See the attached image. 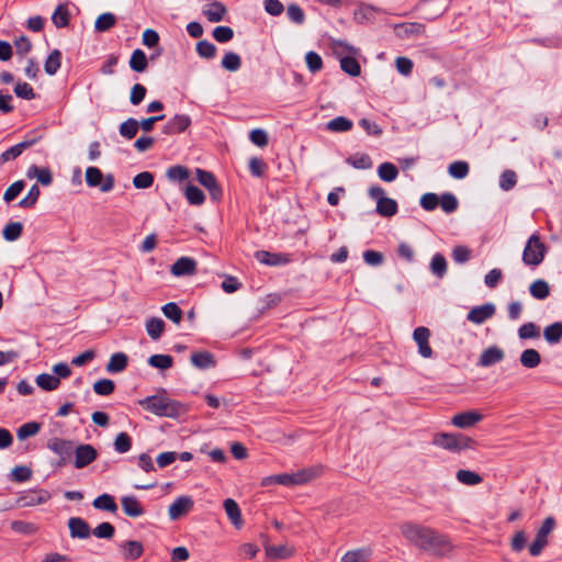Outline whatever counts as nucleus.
<instances>
[{
	"instance_id": "obj_45",
	"label": "nucleus",
	"mask_w": 562,
	"mask_h": 562,
	"mask_svg": "<svg viewBox=\"0 0 562 562\" xmlns=\"http://www.w3.org/2000/svg\"><path fill=\"white\" fill-rule=\"evenodd\" d=\"M192 173H195V176H213L211 172L202 170L200 168L190 170L189 168L181 165L170 167L167 170L166 176H191Z\"/></svg>"
},
{
	"instance_id": "obj_28",
	"label": "nucleus",
	"mask_w": 562,
	"mask_h": 562,
	"mask_svg": "<svg viewBox=\"0 0 562 562\" xmlns=\"http://www.w3.org/2000/svg\"><path fill=\"white\" fill-rule=\"evenodd\" d=\"M128 362V358L123 352H116L111 356L108 364L106 371L110 373H119L126 369Z\"/></svg>"
},
{
	"instance_id": "obj_38",
	"label": "nucleus",
	"mask_w": 562,
	"mask_h": 562,
	"mask_svg": "<svg viewBox=\"0 0 562 562\" xmlns=\"http://www.w3.org/2000/svg\"><path fill=\"white\" fill-rule=\"evenodd\" d=\"M543 337L549 344H558L562 339V323L555 322L547 326L543 330Z\"/></svg>"
},
{
	"instance_id": "obj_23",
	"label": "nucleus",
	"mask_w": 562,
	"mask_h": 562,
	"mask_svg": "<svg viewBox=\"0 0 562 562\" xmlns=\"http://www.w3.org/2000/svg\"><path fill=\"white\" fill-rule=\"evenodd\" d=\"M121 549L125 560L138 559L144 552L142 542L137 540L125 541L121 544Z\"/></svg>"
},
{
	"instance_id": "obj_39",
	"label": "nucleus",
	"mask_w": 562,
	"mask_h": 562,
	"mask_svg": "<svg viewBox=\"0 0 562 562\" xmlns=\"http://www.w3.org/2000/svg\"><path fill=\"white\" fill-rule=\"evenodd\" d=\"M61 53L58 49H54L45 60L44 69L49 76L55 75L60 68Z\"/></svg>"
},
{
	"instance_id": "obj_31",
	"label": "nucleus",
	"mask_w": 562,
	"mask_h": 562,
	"mask_svg": "<svg viewBox=\"0 0 562 562\" xmlns=\"http://www.w3.org/2000/svg\"><path fill=\"white\" fill-rule=\"evenodd\" d=\"M519 360L522 367L533 369L540 364L541 356L538 350L530 348L521 352Z\"/></svg>"
},
{
	"instance_id": "obj_37",
	"label": "nucleus",
	"mask_w": 562,
	"mask_h": 562,
	"mask_svg": "<svg viewBox=\"0 0 562 562\" xmlns=\"http://www.w3.org/2000/svg\"><path fill=\"white\" fill-rule=\"evenodd\" d=\"M326 128L334 133L348 132L352 128V122L345 116H337L326 124Z\"/></svg>"
},
{
	"instance_id": "obj_48",
	"label": "nucleus",
	"mask_w": 562,
	"mask_h": 562,
	"mask_svg": "<svg viewBox=\"0 0 562 562\" xmlns=\"http://www.w3.org/2000/svg\"><path fill=\"white\" fill-rule=\"evenodd\" d=\"M184 194L189 203L192 205H201L205 199L203 191L192 184L187 186Z\"/></svg>"
},
{
	"instance_id": "obj_41",
	"label": "nucleus",
	"mask_w": 562,
	"mask_h": 562,
	"mask_svg": "<svg viewBox=\"0 0 562 562\" xmlns=\"http://www.w3.org/2000/svg\"><path fill=\"white\" fill-rule=\"evenodd\" d=\"M69 10L66 4H59L52 15V21L56 27H65L69 23Z\"/></svg>"
},
{
	"instance_id": "obj_7",
	"label": "nucleus",
	"mask_w": 562,
	"mask_h": 562,
	"mask_svg": "<svg viewBox=\"0 0 562 562\" xmlns=\"http://www.w3.org/2000/svg\"><path fill=\"white\" fill-rule=\"evenodd\" d=\"M74 465L76 469H83L94 462L98 458L97 449L89 443H81L76 447Z\"/></svg>"
},
{
	"instance_id": "obj_24",
	"label": "nucleus",
	"mask_w": 562,
	"mask_h": 562,
	"mask_svg": "<svg viewBox=\"0 0 562 562\" xmlns=\"http://www.w3.org/2000/svg\"><path fill=\"white\" fill-rule=\"evenodd\" d=\"M224 509L232 524L239 529L243 526V519L238 504L234 499L227 498L224 501Z\"/></svg>"
},
{
	"instance_id": "obj_30",
	"label": "nucleus",
	"mask_w": 562,
	"mask_h": 562,
	"mask_svg": "<svg viewBox=\"0 0 562 562\" xmlns=\"http://www.w3.org/2000/svg\"><path fill=\"white\" fill-rule=\"evenodd\" d=\"M145 326L148 336L154 340L159 339L165 331V322L158 317H150Z\"/></svg>"
},
{
	"instance_id": "obj_20",
	"label": "nucleus",
	"mask_w": 562,
	"mask_h": 562,
	"mask_svg": "<svg viewBox=\"0 0 562 562\" xmlns=\"http://www.w3.org/2000/svg\"><path fill=\"white\" fill-rule=\"evenodd\" d=\"M372 553V548L368 546L352 549L341 557L340 562H368L371 559Z\"/></svg>"
},
{
	"instance_id": "obj_5",
	"label": "nucleus",
	"mask_w": 562,
	"mask_h": 562,
	"mask_svg": "<svg viewBox=\"0 0 562 562\" xmlns=\"http://www.w3.org/2000/svg\"><path fill=\"white\" fill-rule=\"evenodd\" d=\"M546 254V246L539 236L533 234L528 239L522 252V261L528 266H538L542 262Z\"/></svg>"
},
{
	"instance_id": "obj_64",
	"label": "nucleus",
	"mask_w": 562,
	"mask_h": 562,
	"mask_svg": "<svg viewBox=\"0 0 562 562\" xmlns=\"http://www.w3.org/2000/svg\"><path fill=\"white\" fill-rule=\"evenodd\" d=\"M249 139L258 147H266L268 145V134L262 128H255L250 131Z\"/></svg>"
},
{
	"instance_id": "obj_49",
	"label": "nucleus",
	"mask_w": 562,
	"mask_h": 562,
	"mask_svg": "<svg viewBox=\"0 0 562 562\" xmlns=\"http://www.w3.org/2000/svg\"><path fill=\"white\" fill-rule=\"evenodd\" d=\"M241 66L240 56L234 52H227L222 59V67L228 71H237Z\"/></svg>"
},
{
	"instance_id": "obj_25",
	"label": "nucleus",
	"mask_w": 562,
	"mask_h": 562,
	"mask_svg": "<svg viewBox=\"0 0 562 562\" xmlns=\"http://www.w3.org/2000/svg\"><path fill=\"white\" fill-rule=\"evenodd\" d=\"M191 362L195 368L200 370L213 368L216 363L214 356L209 351L192 353Z\"/></svg>"
},
{
	"instance_id": "obj_33",
	"label": "nucleus",
	"mask_w": 562,
	"mask_h": 562,
	"mask_svg": "<svg viewBox=\"0 0 562 562\" xmlns=\"http://www.w3.org/2000/svg\"><path fill=\"white\" fill-rule=\"evenodd\" d=\"M329 45L330 48L333 49V53L340 59L344 56L357 55L358 53L357 48L339 40H330Z\"/></svg>"
},
{
	"instance_id": "obj_10",
	"label": "nucleus",
	"mask_w": 562,
	"mask_h": 562,
	"mask_svg": "<svg viewBox=\"0 0 562 562\" xmlns=\"http://www.w3.org/2000/svg\"><path fill=\"white\" fill-rule=\"evenodd\" d=\"M46 446L50 451L61 458V461L59 462L60 465L65 463L66 459L71 454L74 449V443L71 440L57 437L49 439Z\"/></svg>"
},
{
	"instance_id": "obj_15",
	"label": "nucleus",
	"mask_w": 562,
	"mask_h": 562,
	"mask_svg": "<svg viewBox=\"0 0 562 562\" xmlns=\"http://www.w3.org/2000/svg\"><path fill=\"white\" fill-rule=\"evenodd\" d=\"M195 270L196 261L189 257H181L171 266V273L176 277L192 276Z\"/></svg>"
},
{
	"instance_id": "obj_60",
	"label": "nucleus",
	"mask_w": 562,
	"mask_h": 562,
	"mask_svg": "<svg viewBox=\"0 0 562 562\" xmlns=\"http://www.w3.org/2000/svg\"><path fill=\"white\" fill-rule=\"evenodd\" d=\"M114 389H115L114 382L109 379L99 380L93 384V391L98 395H110L113 393Z\"/></svg>"
},
{
	"instance_id": "obj_27",
	"label": "nucleus",
	"mask_w": 562,
	"mask_h": 562,
	"mask_svg": "<svg viewBox=\"0 0 562 562\" xmlns=\"http://www.w3.org/2000/svg\"><path fill=\"white\" fill-rule=\"evenodd\" d=\"M35 143L34 139L32 140H24L21 142L12 147H10L8 150L2 153L0 156V164H4L9 160L15 159L19 157L26 148L31 147Z\"/></svg>"
},
{
	"instance_id": "obj_19",
	"label": "nucleus",
	"mask_w": 562,
	"mask_h": 562,
	"mask_svg": "<svg viewBox=\"0 0 562 562\" xmlns=\"http://www.w3.org/2000/svg\"><path fill=\"white\" fill-rule=\"evenodd\" d=\"M324 472L323 465H313L310 468L302 469L294 473L296 485L306 484L313 480L319 477Z\"/></svg>"
},
{
	"instance_id": "obj_29",
	"label": "nucleus",
	"mask_w": 562,
	"mask_h": 562,
	"mask_svg": "<svg viewBox=\"0 0 562 562\" xmlns=\"http://www.w3.org/2000/svg\"><path fill=\"white\" fill-rule=\"evenodd\" d=\"M266 554L270 559H286L294 554V548L288 544L266 546Z\"/></svg>"
},
{
	"instance_id": "obj_26",
	"label": "nucleus",
	"mask_w": 562,
	"mask_h": 562,
	"mask_svg": "<svg viewBox=\"0 0 562 562\" xmlns=\"http://www.w3.org/2000/svg\"><path fill=\"white\" fill-rule=\"evenodd\" d=\"M122 508L130 517H139L143 515L144 509L135 496H124L122 498Z\"/></svg>"
},
{
	"instance_id": "obj_32",
	"label": "nucleus",
	"mask_w": 562,
	"mask_h": 562,
	"mask_svg": "<svg viewBox=\"0 0 562 562\" xmlns=\"http://www.w3.org/2000/svg\"><path fill=\"white\" fill-rule=\"evenodd\" d=\"M456 477L458 482L468 486L479 485L483 481L482 476L479 473L463 469L457 471Z\"/></svg>"
},
{
	"instance_id": "obj_44",
	"label": "nucleus",
	"mask_w": 562,
	"mask_h": 562,
	"mask_svg": "<svg viewBox=\"0 0 562 562\" xmlns=\"http://www.w3.org/2000/svg\"><path fill=\"white\" fill-rule=\"evenodd\" d=\"M340 67L346 74L352 77L359 76L361 71L360 65L355 58V55L344 56L340 59Z\"/></svg>"
},
{
	"instance_id": "obj_52",
	"label": "nucleus",
	"mask_w": 562,
	"mask_h": 562,
	"mask_svg": "<svg viewBox=\"0 0 562 562\" xmlns=\"http://www.w3.org/2000/svg\"><path fill=\"white\" fill-rule=\"evenodd\" d=\"M41 429V424L37 422H30L23 424L16 432L20 440H25L29 437L35 436Z\"/></svg>"
},
{
	"instance_id": "obj_40",
	"label": "nucleus",
	"mask_w": 562,
	"mask_h": 562,
	"mask_svg": "<svg viewBox=\"0 0 562 562\" xmlns=\"http://www.w3.org/2000/svg\"><path fill=\"white\" fill-rule=\"evenodd\" d=\"M115 23L116 16L113 13H102L97 18L94 22V29L97 32H105L112 29Z\"/></svg>"
},
{
	"instance_id": "obj_1",
	"label": "nucleus",
	"mask_w": 562,
	"mask_h": 562,
	"mask_svg": "<svg viewBox=\"0 0 562 562\" xmlns=\"http://www.w3.org/2000/svg\"><path fill=\"white\" fill-rule=\"evenodd\" d=\"M138 403L145 409L157 416L175 418L184 412L180 403L160 395L148 396L140 400Z\"/></svg>"
},
{
	"instance_id": "obj_4",
	"label": "nucleus",
	"mask_w": 562,
	"mask_h": 562,
	"mask_svg": "<svg viewBox=\"0 0 562 562\" xmlns=\"http://www.w3.org/2000/svg\"><path fill=\"white\" fill-rule=\"evenodd\" d=\"M400 530L405 540L411 546L415 547L420 551L432 528L425 525L408 521L402 524Z\"/></svg>"
},
{
	"instance_id": "obj_61",
	"label": "nucleus",
	"mask_w": 562,
	"mask_h": 562,
	"mask_svg": "<svg viewBox=\"0 0 562 562\" xmlns=\"http://www.w3.org/2000/svg\"><path fill=\"white\" fill-rule=\"evenodd\" d=\"M212 34L218 43H227L234 37V31L229 26H216Z\"/></svg>"
},
{
	"instance_id": "obj_2",
	"label": "nucleus",
	"mask_w": 562,
	"mask_h": 562,
	"mask_svg": "<svg viewBox=\"0 0 562 562\" xmlns=\"http://www.w3.org/2000/svg\"><path fill=\"white\" fill-rule=\"evenodd\" d=\"M432 443L451 452L471 450L476 447V441L463 434L440 432L434 437Z\"/></svg>"
},
{
	"instance_id": "obj_12",
	"label": "nucleus",
	"mask_w": 562,
	"mask_h": 562,
	"mask_svg": "<svg viewBox=\"0 0 562 562\" xmlns=\"http://www.w3.org/2000/svg\"><path fill=\"white\" fill-rule=\"evenodd\" d=\"M495 305L493 303H486L481 306H476L470 310L467 319L473 324L480 325L491 318L495 314Z\"/></svg>"
},
{
	"instance_id": "obj_43",
	"label": "nucleus",
	"mask_w": 562,
	"mask_h": 562,
	"mask_svg": "<svg viewBox=\"0 0 562 562\" xmlns=\"http://www.w3.org/2000/svg\"><path fill=\"white\" fill-rule=\"evenodd\" d=\"M130 67L136 72H143L147 68V57L142 49L132 53Z\"/></svg>"
},
{
	"instance_id": "obj_16",
	"label": "nucleus",
	"mask_w": 562,
	"mask_h": 562,
	"mask_svg": "<svg viewBox=\"0 0 562 562\" xmlns=\"http://www.w3.org/2000/svg\"><path fill=\"white\" fill-rule=\"evenodd\" d=\"M422 9L428 20H434L448 9V3L446 0H424L422 2Z\"/></svg>"
},
{
	"instance_id": "obj_36",
	"label": "nucleus",
	"mask_w": 562,
	"mask_h": 562,
	"mask_svg": "<svg viewBox=\"0 0 562 562\" xmlns=\"http://www.w3.org/2000/svg\"><path fill=\"white\" fill-rule=\"evenodd\" d=\"M376 212L382 216L391 217L397 212V203L393 199L380 198Z\"/></svg>"
},
{
	"instance_id": "obj_13",
	"label": "nucleus",
	"mask_w": 562,
	"mask_h": 562,
	"mask_svg": "<svg viewBox=\"0 0 562 562\" xmlns=\"http://www.w3.org/2000/svg\"><path fill=\"white\" fill-rule=\"evenodd\" d=\"M504 358L505 352L502 348L497 346H491L482 351L477 364L480 367L486 368L501 362Z\"/></svg>"
},
{
	"instance_id": "obj_46",
	"label": "nucleus",
	"mask_w": 562,
	"mask_h": 562,
	"mask_svg": "<svg viewBox=\"0 0 562 562\" xmlns=\"http://www.w3.org/2000/svg\"><path fill=\"white\" fill-rule=\"evenodd\" d=\"M148 364L153 368L167 370L172 367L173 359L169 355H153L148 359Z\"/></svg>"
},
{
	"instance_id": "obj_3",
	"label": "nucleus",
	"mask_w": 562,
	"mask_h": 562,
	"mask_svg": "<svg viewBox=\"0 0 562 562\" xmlns=\"http://www.w3.org/2000/svg\"><path fill=\"white\" fill-rule=\"evenodd\" d=\"M454 548V544L447 535L432 528L420 551L436 558H447L452 554Z\"/></svg>"
},
{
	"instance_id": "obj_22",
	"label": "nucleus",
	"mask_w": 562,
	"mask_h": 562,
	"mask_svg": "<svg viewBox=\"0 0 562 562\" xmlns=\"http://www.w3.org/2000/svg\"><path fill=\"white\" fill-rule=\"evenodd\" d=\"M255 258L268 266H278L282 263H288L290 260L286 255H280V254H271L266 250H259L255 254Z\"/></svg>"
},
{
	"instance_id": "obj_9",
	"label": "nucleus",
	"mask_w": 562,
	"mask_h": 562,
	"mask_svg": "<svg viewBox=\"0 0 562 562\" xmlns=\"http://www.w3.org/2000/svg\"><path fill=\"white\" fill-rule=\"evenodd\" d=\"M430 330L427 327H417L413 333V338L418 346V352L423 358H431L432 349L429 346Z\"/></svg>"
},
{
	"instance_id": "obj_57",
	"label": "nucleus",
	"mask_w": 562,
	"mask_h": 562,
	"mask_svg": "<svg viewBox=\"0 0 562 562\" xmlns=\"http://www.w3.org/2000/svg\"><path fill=\"white\" fill-rule=\"evenodd\" d=\"M138 131V122L135 119H128L120 125V134L123 137L132 139Z\"/></svg>"
},
{
	"instance_id": "obj_21",
	"label": "nucleus",
	"mask_w": 562,
	"mask_h": 562,
	"mask_svg": "<svg viewBox=\"0 0 562 562\" xmlns=\"http://www.w3.org/2000/svg\"><path fill=\"white\" fill-rule=\"evenodd\" d=\"M226 8L222 2L214 1L210 4L204 5L203 14L212 23H217L224 20L226 15Z\"/></svg>"
},
{
	"instance_id": "obj_8",
	"label": "nucleus",
	"mask_w": 562,
	"mask_h": 562,
	"mask_svg": "<svg viewBox=\"0 0 562 562\" xmlns=\"http://www.w3.org/2000/svg\"><path fill=\"white\" fill-rule=\"evenodd\" d=\"M483 419V415L476 411H465L459 414H456L451 418V424L461 429H467L474 427L477 423Z\"/></svg>"
},
{
	"instance_id": "obj_34",
	"label": "nucleus",
	"mask_w": 562,
	"mask_h": 562,
	"mask_svg": "<svg viewBox=\"0 0 562 562\" xmlns=\"http://www.w3.org/2000/svg\"><path fill=\"white\" fill-rule=\"evenodd\" d=\"M93 507L101 510H106L110 513H115L117 510V505L114 501V497L110 494H102L98 496L93 503Z\"/></svg>"
},
{
	"instance_id": "obj_50",
	"label": "nucleus",
	"mask_w": 562,
	"mask_h": 562,
	"mask_svg": "<svg viewBox=\"0 0 562 562\" xmlns=\"http://www.w3.org/2000/svg\"><path fill=\"white\" fill-rule=\"evenodd\" d=\"M22 231H23V226L21 223L11 222L5 225V227L3 228L2 235L5 240L14 241L21 236Z\"/></svg>"
},
{
	"instance_id": "obj_42",
	"label": "nucleus",
	"mask_w": 562,
	"mask_h": 562,
	"mask_svg": "<svg viewBox=\"0 0 562 562\" xmlns=\"http://www.w3.org/2000/svg\"><path fill=\"white\" fill-rule=\"evenodd\" d=\"M36 384L44 391H54L58 389L60 381L53 374L42 373L37 375Z\"/></svg>"
},
{
	"instance_id": "obj_11",
	"label": "nucleus",
	"mask_w": 562,
	"mask_h": 562,
	"mask_svg": "<svg viewBox=\"0 0 562 562\" xmlns=\"http://www.w3.org/2000/svg\"><path fill=\"white\" fill-rule=\"evenodd\" d=\"M193 507V499L190 496L178 497L168 508L169 518L178 520L187 515Z\"/></svg>"
},
{
	"instance_id": "obj_47",
	"label": "nucleus",
	"mask_w": 562,
	"mask_h": 562,
	"mask_svg": "<svg viewBox=\"0 0 562 562\" xmlns=\"http://www.w3.org/2000/svg\"><path fill=\"white\" fill-rule=\"evenodd\" d=\"M161 312L168 319H170L175 324H180L183 313L182 310L176 303H167L161 307Z\"/></svg>"
},
{
	"instance_id": "obj_6",
	"label": "nucleus",
	"mask_w": 562,
	"mask_h": 562,
	"mask_svg": "<svg viewBox=\"0 0 562 562\" xmlns=\"http://www.w3.org/2000/svg\"><path fill=\"white\" fill-rule=\"evenodd\" d=\"M555 527V520L553 517H547L538 529L536 537L529 546V552L532 557L541 554L544 547L548 544V536L552 532Z\"/></svg>"
},
{
	"instance_id": "obj_14",
	"label": "nucleus",
	"mask_w": 562,
	"mask_h": 562,
	"mask_svg": "<svg viewBox=\"0 0 562 562\" xmlns=\"http://www.w3.org/2000/svg\"><path fill=\"white\" fill-rule=\"evenodd\" d=\"M68 528L71 538L87 539L91 533L89 524L80 517L69 518Z\"/></svg>"
},
{
	"instance_id": "obj_53",
	"label": "nucleus",
	"mask_w": 562,
	"mask_h": 562,
	"mask_svg": "<svg viewBox=\"0 0 562 562\" xmlns=\"http://www.w3.org/2000/svg\"><path fill=\"white\" fill-rule=\"evenodd\" d=\"M201 186H203L211 194L213 200H218L222 195V190L216 181V178H198Z\"/></svg>"
},
{
	"instance_id": "obj_35",
	"label": "nucleus",
	"mask_w": 562,
	"mask_h": 562,
	"mask_svg": "<svg viewBox=\"0 0 562 562\" xmlns=\"http://www.w3.org/2000/svg\"><path fill=\"white\" fill-rule=\"evenodd\" d=\"M530 294L537 300H544L550 294V286L547 281L538 279L529 286Z\"/></svg>"
},
{
	"instance_id": "obj_62",
	"label": "nucleus",
	"mask_w": 562,
	"mask_h": 562,
	"mask_svg": "<svg viewBox=\"0 0 562 562\" xmlns=\"http://www.w3.org/2000/svg\"><path fill=\"white\" fill-rule=\"evenodd\" d=\"M132 447V439L126 432H120L114 440V448L120 453L127 452Z\"/></svg>"
},
{
	"instance_id": "obj_59",
	"label": "nucleus",
	"mask_w": 562,
	"mask_h": 562,
	"mask_svg": "<svg viewBox=\"0 0 562 562\" xmlns=\"http://www.w3.org/2000/svg\"><path fill=\"white\" fill-rule=\"evenodd\" d=\"M10 526L14 532L23 535H33L37 531V527L34 524L27 521L13 520Z\"/></svg>"
},
{
	"instance_id": "obj_55",
	"label": "nucleus",
	"mask_w": 562,
	"mask_h": 562,
	"mask_svg": "<svg viewBox=\"0 0 562 562\" xmlns=\"http://www.w3.org/2000/svg\"><path fill=\"white\" fill-rule=\"evenodd\" d=\"M347 162L357 169H369L372 167V160L367 154H356L349 157Z\"/></svg>"
},
{
	"instance_id": "obj_51",
	"label": "nucleus",
	"mask_w": 562,
	"mask_h": 562,
	"mask_svg": "<svg viewBox=\"0 0 562 562\" xmlns=\"http://www.w3.org/2000/svg\"><path fill=\"white\" fill-rule=\"evenodd\" d=\"M430 270L438 278H442L447 272V261L441 254H436L430 262Z\"/></svg>"
},
{
	"instance_id": "obj_18",
	"label": "nucleus",
	"mask_w": 562,
	"mask_h": 562,
	"mask_svg": "<svg viewBox=\"0 0 562 562\" xmlns=\"http://www.w3.org/2000/svg\"><path fill=\"white\" fill-rule=\"evenodd\" d=\"M396 36L401 38H408L419 36L425 32V25L420 23H401L394 26Z\"/></svg>"
},
{
	"instance_id": "obj_56",
	"label": "nucleus",
	"mask_w": 562,
	"mask_h": 562,
	"mask_svg": "<svg viewBox=\"0 0 562 562\" xmlns=\"http://www.w3.org/2000/svg\"><path fill=\"white\" fill-rule=\"evenodd\" d=\"M520 339L538 338L540 336V328L535 323H526L518 329Z\"/></svg>"
},
{
	"instance_id": "obj_58",
	"label": "nucleus",
	"mask_w": 562,
	"mask_h": 562,
	"mask_svg": "<svg viewBox=\"0 0 562 562\" xmlns=\"http://www.w3.org/2000/svg\"><path fill=\"white\" fill-rule=\"evenodd\" d=\"M86 181L89 187H98L102 192L110 191L114 186L113 178H86Z\"/></svg>"
},
{
	"instance_id": "obj_17",
	"label": "nucleus",
	"mask_w": 562,
	"mask_h": 562,
	"mask_svg": "<svg viewBox=\"0 0 562 562\" xmlns=\"http://www.w3.org/2000/svg\"><path fill=\"white\" fill-rule=\"evenodd\" d=\"M191 124V120L188 115L177 114L170 119L164 126L165 134H177L186 131Z\"/></svg>"
},
{
	"instance_id": "obj_54",
	"label": "nucleus",
	"mask_w": 562,
	"mask_h": 562,
	"mask_svg": "<svg viewBox=\"0 0 562 562\" xmlns=\"http://www.w3.org/2000/svg\"><path fill=\"white\" fill-rule=\"evenodd\" d=\"M196 52L200 57L211 59L216 55V46L206 40H202L196 43Z\"/></svg>"
},
{
	"instance_id": "obj_63",
	"label": "nucleus",
	"mask_w": 562,
	"mask_h": 562,
	"mask_svg": "<svg viewBox=\"0 0 562 562\" xmlns=\"http://www.w3.org/2000/svg\"><path fill=\"white\" fill-rule=\"evenodd\" d=\"M92 532L97 538L111 539L115 533V528L110 522H101Z\"/></svg>"
}]
</instances>
